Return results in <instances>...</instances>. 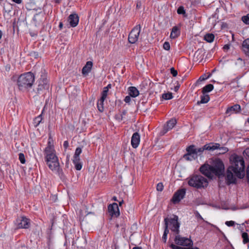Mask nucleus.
<instances>
[{
	"instance_id": "ddd939ff",
	"label": "nucleus",
	"mask_w": 249,
	"mask_h": 249,
	"mask_svg": "<svg viewBox=\"0 0 249 249\" xmlns=\"http://www.w3.org/2000/svg\"><path fill=\"white\" fill-rule=\"evenodd\" d=\"M108 211L112 217H117L120 215L118 206L116 203H113L108 206Z\"/></svg>"
},
{
	"instance_id": "b1692460",
	"label": "nucleus",
	"mask_w": 249,
	"mask_h": 249,
	"mask_svg": "<svg viewBox=\"0 0 249 249\" xmlns=\"http://www.w3.org/2000/svg\"><path fill=\"white\" fill-rule=\"evenodd\" d=\"M210 100L209 95L203 93V95L201 96V100L200 101H198L197 103L199 104H205L209 102Z\"/></svg>"
},
{
	"instance_id": "338daca9",
	"label": "nucleus",
	"mask_w": 249,
	"mask_h": 249,
	"mask_svg": "<svg viewBox=\"0 0 249 249\" xmlns=\"http://www.w3.org/2000/svg\"><path fill=\"white\" fill-rule=\"evenodd\" d=\"M123 202H124L123 200H122V201L120 202H119V204H120V205L121 206V205L122 204V203H123Z\"/></svg>"
},
{
	"instance_id": "a18cd8bd",
	"label": "nucleus",
	"mask_w": 249,
	"mask_h": 249,
	"mask_svg": "<svg viewBox=\"0 0 249 249\" xmlns=\"http://www.w3.org/2000/svg\"><path fill=\"white\" fill-rule=\"evenodd\" d=\"M107 91H104L103 90L102 92V96H101V98L102 99V100H105V99H106L107 96Z\"/></svg>"
},
{
	"instance_id": "4be33fe9",
	"label": "nucleus",
	"mask_w": 249,
	"mask_h": 249,
	"mask_svg": "<svg viewBox=\"0 0 249 249\" xmlns=\"http://www.w3.org/2000/svg\"><path fill=\"white\" fill-rule=\"evenodd\" d=\"M180 35L179 30L177 26H174L172 29L170 34V37L171 38H175L178 36Z\"/></svg>"
},
{
	"instance_id": "69168bd1",
	"label": "nucleus",
	"mask_w": 249,
	"mask_h": 249,
	"mask_svg": "<svg viewBox=\"0 0 249 249\" xmlns=\"http://www.w3.org/2000/svg\"><path fill=\"white\" fill-rule=\"evenodd\" d=\"M133 249H141V248H139V247H134L133 248Z\"/></svg>"
},
{
	"instance_id": "20e7f679",
	"label": "nucleus",
	"mask_w": 249,
	"mask_h": 249,
	"mask_svg": "<svg viewBox=\"0 0 249 249\" xmlns=\"http://www.w3.org/2000/svg\"><path fill=\"white\" fill-rule=\"evenodd\" d=\"M35 81V76L31 72L21 74L18 79L17 84L20 90L31 88Z\"/></svg>"
},
{
	"instance_id": "58836bf2",
	"label": "nucleus",
	"mask_w": 249,
	"mask_h": 249,
	"mask_svg": "<svg viewBox=\"0 0 249 249\" xmlns=\"http://www.w3.org/2000/svg\"><path fill=\"white\" fill-rule=\"evenodd\" d=\"M242 21L247 25H249V14L242 17Z\"/></svg>"
},
{
	"instance_id": "72a5a7b5",
	"label": "nucleus",
	"mask_w": 249,
	"mask_h": 249,
	"mask_svg": "<svg viewBox=\"0 0 249 249\" xmlns=\"http://www.w3.org/2000/svg\"><path fill=\"white\" fill-rule=\"evenodd\" d=\"M169 233V230L167 229V225L165 226L164 233L162 237V240L165 243L167 240V234Z\"/></svg>"
},
{
	"instance_id": "8fccbe9b",
	"label": "nucleus",
	"mask_w": 249,
	"mask_h": 249,
	"mask_svg": "<svg viewBox=\"0 0 249 249\" xmlns=\"http://www.w3.org/2000/svg\"><path fill=\"white\" fill-rule=\"evenodd\" d=\"M131 96L129 95V96H126L124 99V102L126 103H129L131 101Z\"/></svg>"
},
{
	"instance_id": "4c0bfd02",
	"label": "nucleus",
	"mask_w": 249,
	"mask_h": 249,
	"mask_svg": "<svg viewBox=\"0 0 249 249\" xmlns=\"http://www.w3.org/2000/svg\"><path fill=\"white\" fill-rule=\"evenodd\" d=\"M219 150V154H223L227 153L228 151V148L224 146H219L218 149Z\"/></svg>"
},
{
	"instance_id": "1a4fd4ad",
	"label": "nucleus",
	"mask_w": 249,
	"mask_h": 249,
	"mask_svg": "<svg viewBox=\"0 0 249 249\" xmlns=\"http://www.w3.org/2000/svg\"><path fill=\"white\" fill-rule=\"evenodd\" d=\"M38 84L36 88L37 92L38 93H41V92H43L44 90L49 89V85L45 75H41V77L38 80Z\"/></svg>"
},
{
	"instance_id": "09e8293b",
	"label": "nucleus",
	"mask_w": 249,
	"mask_h": 249,
	"mask_svg": "<svg viewBox=\"0 0 249 249\" xmlns=\"http://www.w3.org/2000/svg\"><path fill=\"white\" fill-rule=\"evenodd\" d=\"M207 77H205V75L201 76L199 79L197 80L196 83H198L199 82L203 81L207 79Z\"/></svg>"
},
{
	"instance_id": "c03bdc74",
	"label": "nucleus",
	"mask_w": 249,
	"mask_h": 249,
	"mask_svg": "<svg viewBox=\"0 0 249 249\" xmlns=\"http://www.w3.org/2000/svg\"><path fill=\"white\" fill-rule=\"evenodd\" d=\"M163 189V185L161 182L159 183L157 185V190L158 191H162Z\"/></svg>"
},
{
	"instance_id": "423d86ee",
	"label": "nucleus",
	"mask_w": 249,
	"mask_h": 249,
	"mask_svg": "<svg viewBox=\"0 0 249 249\" xmlns=\"http://www.w3.org/2000/svg\"><path fill=\"white\" fill-rule=\"evenodd\" d=\"M165 226L167 225V229L169 227L170 229L175 233V234H178L179 233L180 223L178 221V216L173 215L172 217H166L164 219Z\"/></svg>"
},
{
	"instance_id": "e2e57ef3",
	"label": "nucleus",
	"mask_w": 249,
	"mask_h": 249,
	"mask_svg": "<svg viewBox=\"0 0 249 249\" xmlns=\"http://www.w3.org/2000/svg\"><path fill=\"white\" fill-rule=\"evenodd\" d=\"M106 87H107V89H110L111 88V85L108 84Z\"/></svg>"
},
{
	"instance_id": "c756f323",
	"label": "nucleus",
	"mask_w": 249,
	"mask_h": 249,
	"mask_svg": "<svg viewBox=\"0 0 249 249\" xmlns=\"http://www.w3.org/2000/svg\"><path fill=\"white\" fill-rule=\"evenodd\" d=\"M183 158L186 160L191 161L194 160H196L197 158V155H190L189 154H184L183 156Z\"/></svg>"
},
{
	"instance_id": "bb28decb",
	"label": "nucleus",
	"mask_w": 249,
	"mask_h": 249,
	"mask_svg": "<svg viewBox=\"0 0 249 249\" xmlns=\"http://www.w3.org/2000/svg\"><path fill=\"white\" fill-rule=\"evenodd\" d=\"M186 151L187 153L186 154H191L192 155H196V150L195 145H191L188 146L186 148Z\"/></svg>"
},
{
	"instance_id": "a878e982",
	"label": "nucleus",
	"mask_w": 249,
	"mask_h": 249,
	"mask_svg": "<svg viewBox=\"0 0 249 249\" xmlns=\"http://www.w3.org/2000/svg\"><path fill=\"white\" fill-rule=\"evenodd\" d=\"M213 89V85L210 84L205 86L202 90V93H206L211 91Z\"/></svg>"
},
{
	"instance_id": "f03ea898",
	"label": "nucleus",
	"mask_w": 249,
	"mask_h": 249,
	"mask_svg": "<svg viewBox=\"0 0 249 249\" xmlns=\"http://www.w3.org/2000/svg\"><path fill=\"white\" fill-rule=\"evenodd\" d=\"M230 160L231 165L229 167L233 169L237 178H243L245 176V163L243 157L234 155L231 157Z\"/></svg>"
},
{
	"instance_id": "de8ad7c7",
	"label": "nucleus",
	"mask_w": 249,
	"mask_h": 249,
	"mask_svg": "<svg viewBox=\"0 0 249 249\" xmlns=\"http://www.w3.org/2000/svg\"><path fill=\"white\" fill-rule=\"evenodd\" d=\"M226 225L229 227L233 226L235 222L233 221H226L225 223Z\"/></svg>"
},
{
	"instance_id": "4d7b16f0",
	"label": "nucleus",
	"mask_w": 249,
	"mask_h": 249,
	"mask_svg": "<svg viewBox=\"0 0 249 249\" xmlns=\"http://www.w3.org/2000/svg\"><path fill=\"white\" fill-rule=\"evenodd\" d=\"M14 2H15L16 3L19 4L21 3L22 0H12Z\"/></svg>"
},
{
	"instance_id": "f8f14e48",
	"label": "nucleus",
	"mask_w": 249,
	"mask_h": 249,
	"mask_svg": "<svg viewBox=\"0 0 249 249\" xmlns=\"http://www.w3.org/2000/svg\"><path fill=\"white\" fill-rule=\"evenodd\" d=\"M186 194V190L185 189H181L178 190L173 195L172 201L173 203L176 204L178 203L182 199Z\"/></svg>"
},
{
	"instance_id": "412c9836",
	"label": "nucleus",
	"mask_w": 249,
	"mask_h": 249,
	"mask_svg": "<svg viewBox=\"0 0 249 249\" xmlns=\"http://www.w3.org/2000/svg\"><path fill=\"white\" fill-rule=\"evenodd\" d=\"M129 95L132 97H136L139 94V91L136 88L134 87H130L128 88Z\"/></svg>"
},
{
	"instance_id": "c85d7f7f",
	"label": "nucleus",
	"mask_w": 249,
	"mask_h": 249,
	"mask_svg": "<svg viewBox=\"0 0 249 249\" xmlns=\"http://www.w3.org/2000/svg\"><path fill=\"white\" fill-rule=\"evenodd\" d=\"M73 163L75 165V167L77 170H80L82 167V164L80 161V159H75L72 160Z\"/></svg>"
},
{
	"instance_id": "2eb2a0df",
	"label": "nucleus",
	"mask_w": 249,
	"mask_h": 249,
	"mask_svg": "<svg viewBox=\"0 0 249 249\" xmlns=\"http://www.w3.org/2000/svg\"><path fill=\"white\" fill-rule=\"evenodd\" d=\"M70 25L72 27H76L79 22V17L76 14H71L68 19Z\"/></svg>"
},
{
	"instance_id": "0eeeda50",
	"label": "nucleus",
	"mask_w": 249,
	"mask_h": 249,
	"mask_svg": "<svg viewBox=\"0 0 249 249\" xmlns=\"http://www.w3.org/2000/svg\"><path fill=\"white\" fill-rule=\"evenodd\" d=\"M175 243L179 246L192 247L193 242L190 238L182 237L178 234H176L175 237Z\"/></svg>"
},
{
	"instance_id": "393cba45",
	"label": "nucleus",
	"mask_w": 249,
	"mask_h": 249,
	"mask_svg": "<svg viewBox=\"0 0 249 249\" xmlns=\"http://www.w3.org/2000/svg\"><path fill=\"white\" fill-rule=\"evenodd\" d=\"M43 119L42 118V113L38 115L37 117H36L33 121V124L35 127H37L42 122Z\"/></svg>"
},
{
	"instance_id": "2f4dec72",
	"label": "nucleus",
	"mask_w": 249,
	"mask_h": 249,
	"mask_svg": "<svg viewBox=\"0 0 249 249\" xmlns=\"http://www.w3.org/2000/svg\"><path fill=\"white\" fill-rule=\"evenodd\" d=\"M214 36L212 34H207L204 36V39L208 42H212L213 41Z\"/></svg>"
},
{
	"instance_id": "6ab92c4d",
	"label": "nucleus",
	"mask_w": 249,
	"mask_h": 249,
	"mask_svg": "<svg viewBox=\"0 0 249 249\" xmlns=\"http://www.w3.org/2000/svg\"><path fill=\"white\" fill-rule=\"evenodd\" d=\"M220 144L218 143H211L205 145V148L206 150L213 151L219 148Z\"/></svg>"
},
{
	"instance_id": "f704fd0d",
	"label": "nucleus",
	"mask_w": 249,
	"mask_h": 249,
	"mask_svg": "<svg viewBox=\"0 0 249 249\" xmlns=\"http://www.w3.org/2000/svg\"><path fill=\"white\" fill-rule=\"evenodd\" d=\"M242 237L243 238V242L244 244L249 243V236L247 232H243L242 234Z\"/></svg>"
},
{
	"instance_id": "9d476101",
	"label": "nucleus",
	"mask_w": 249,
	"mask_h": 249,
	"mask_svg": "<svg viewBox=\"0 0 249 249\" xmlns=\"http://www.w3.org/2000/svg\"><path fill=\"white\" fill-rule=\"evenodd\" d=\"M237 177V176L234 173L233 169H231V168L228 167L225 178L227 184L229 185L235 183Z\"/></svg>"
},
{
	"instance_id": "7c9ffc66",
	"label": "nucleus",
	"mask_w": 249,
	"mask_h": 249,
	"mask_svg": "<svg viewBox=\"0 0 249 249\" xmlns=\"http://www.w3.org/2000/svg\"><path fill=\"white\" fill-rule=\"evenodd\" d=\"M81 153H82V149H81V148L79 147L76 148V149L75 150V153H74V155L73 157V160L80 159L79 156H80V155L81 154Z\"/></svg>"
},
{
	"instance_id": "6e6552de",
	"label": "nucleus",
	"mask_w": 249,
	"mask_h": 249,
	"mask_svg": "<svg viewBox=\"0 0 249 249\" xmlns=\"http://www.w3.org/2000/svg\"><path fill=\"white\" fill-rule=\"evenodd\" d=\"M141 29V27L140 24L136 25L133 28L128 36V40L129 43L133 44L138 40Z\"/></svg>"
},
{
	"instance_id": "6e6d98bb",
	"label": "nucleus",
	"mask_w": 249,
	"mask_h": 249,
	"mask_svg": "<svg viewBox=\"0 0 249 249\" xmlns=\"http://www.w3.org/2000/svg\"><path fill=\"white\" fill-rule=\"evenodd\" d=\"M247 178H248V181L249 182V167H248L247 170Z\"/></svg>"
},
{
	"instance_id": "864d4df0",
	"label": "nucleus",
	"mask_w": 249,
	"mask_h": 249,
	"mask_svg": "<svg viewBox=\"0 0 249 249\" xmlns=\"http://www.w3.org/2000/svg\"><path fill=\"white\" fill-rule=\"evenodd\" d=\"M195 214H196V216L198 218H199L201 220H203V218H202V217L201 216V215L199 214V213L198 212H196V213H195Z\"/></svg>"
},
{
	"instance_id": "3c124183",
	"label": "nucleus",
	"mask_w": 249,
	"mask_h": 249,
	"mask_svg": "<svg viewBox=\"0 0 249 249\" xmlns=\"http://www.w3.org/2000/svg\"><path fill=\"white\" fill-rule=\"evenodd\" d=\"M243 154L245 156H247L249 158V148H247L243 152Z\"/></svg>"
},
{
	"instance_id": "a19ab883",
	"label": "nucleus",
	"mask_w": 249,
	"mask_h": 249,
	"mask_svg": "<svg viewBox=\"0 0 249 249\" xmlns=\"http://www.w3.org/2000/svg\"><path fill=\"white\" fill-rule=\"evenodd\" d=\"M19 160H20V162L22 164L25 163L26 160L24 154L22 153H20L19 154Z\"/></svg>"
},
{
	"instance_id": "13d9d810",
	"label": "nucleus",
	"mask_w": 249,
	"mask_h": 249,
	"mask_svg": "<svg viewBox=\"0 0 249 249\" xmlns=\"http://www.w3.org/2000/svg\"><path fill=\"white\" fill-rule=\"evenodd\" d=\"M223 48L224 50H228L230 48L229 45L227 44L225 45H224Z\"/></svg>"
},
{
	"instance_id": "cd10ccee",
	"label": "nucleus",
	"mask_w": 249,
	"mask_h": 249,
	"mask_svg": "<svg viewBox=\"0 0 249 249\" xmlns=\"http://www.w3.org/2000/svg\"><path fill=\"white\" fill-rule=\"evenodd\" d=\"M105 100H102V99L100 98L97 102V107L98 110L100 112H102L104 111V102Z\"/></svg>"
},
{
	"instance_id": "774afa93",
	"label": "nucleus",
	"mask_w": 249,
	"mask_h": 249,
	"mask_svg": "<svg viewBox=\"0 0 249 249\" xmlns=\"http://www.w3.org/2000/svg\"><path fill=\"white\" fill-rule=\"evenodd\" d=\"M113 200H114L115 201L117 200L116 197L115 196L113 197Z\"/></svg>"
},
{
	"instance_id": "37998d69",
	"label": "nucleus",
	"mask_w": 249,
	"mask_h": 249,
	"mask_svg": "<svg viewBox=\"0 0 249 249\" xmlns=\"http://www.w3.org/2000/svg\"><path fill=\"white\" fill-rule=\"evenodd\" d=\"M177 13L178 14H184L185 13V10L183 6H180L177 10Z\"/></svg>"
},
{
	"instance_id": "a211bd4d",
	"label": "nucleus",
	"mask_w": 249,
	"mask_h": 249,
	"mask_svg": "<svg viewBox=\"0 0 249 249\" xmlns=\"http://www.w3.org/2000/svg\"><path fill=\"white\" fill-rule=\"evenodd\" d=\"M92 66L93 63L91 61H88L82 69V74L84 75L88 74L91 71Z\"/></svg>"
},
{
	"instance_id": "f257e3e1",
	"label": "nucleus",
	"mask_w": 249,
	"mask_h": 249,
	"mask_svg": "<svg viewBox=\"0 0 249 249\" xmlns=\"http://www.w3.org/2000/svg\"><path fill=\"white\" fill-rule=\"evenodd\" d=\"M225 170L223 162L219 159L213 160L211 164H205L199 169L200 172L209 178L214 176L220 177L224 174Z\"/></svg>"
},
{
	"instance_id": "052dcab7",
	"label": "nucleus",
	"mask_w": 249,
	"mask_h": 249,
	"mask_svg": "<svg viewBox=\"0 0 249 249\" xmlns=\"http://www.w3.org/2000/svg\"><path fill=\"white\" fill-rule=\"evenodd\" d=\"M179 88V86H175V90L176 91H177L178 90Z\"/></svg>"
},
{
	"instance_id": "bf43d9fd",
	"label": "nucleus",
	"mask_w": 249,
	"mask_h": 249,
	"mask_svg": "<svg viewBox=\"0 0 249 249\" xmlns=\"http://www.w3.org/2000/svg\"><path fill=\"white\" fill-rule=\"evenodd\" d=\"M108 90L109 89H107V87H104L103 88V91H107V92H108Z\"/></svg>"
},
{
	"instance_id": "c9c22d12",
	"label": "nucleus",
	"mask_w": 249,
	"mask_h": 249,
	"mask_svg": "<svg viewBox=\"0 0 249 249\" xmlns=\"http://www.w3.org/2000/svg\"><path fill=\"white\" fill-rule=\"evenodd\" d=\"M170 247L172 249H199L197 247L191 248H190V247L188 248H183V247H179V246H177V245H174L173 244H172L170 245Z\"/></svg>"
},
{
	"instance_id": "79ce46f5",
	"label": "nucleus",
	"mask_w": 249,
	"mask_h": 249,
	"mask_svg": "<svg viewBox=\"0 0 249 249\" xmlns=\"http://www.w3.org/2000/svg\"><path fill=\"white\" fill-rule=\"evenodd\" d=\"M163 48L164 50L169 51L170 49V45L168 42H165L163 45Z\"/></svg>"
},
{
	"instance_id": "aec40b11",
	"label": "nucleus",
	"mask_w": 249,
	"mask_h": 249,
	"mask_svg": "<svg viewBox=\"0 0 249 249\" xmlns=\"http://www.w3.org/2000/svg\"><path fill=\"white\" fill-rule=\"evenodd\" d=\"M242 49L245 53L249 56V39H247L243 41Z\"/></svg>"
},
{
	"instance_id": "5fc2aeb1",
	"label": "nucleus",
	"mask_w": 249,
	"mask_h": 249,
	"mask_svg": "<svg viewBox=\"0 0 249 249\" xmlns=\"http://www.w3.org/2000/svg\"><path fill=\"white\" fill-rule=\"evenodd\" d=\"M126 114V110H124V111L122 112V114H121V120H123V116H124V115H125Z\"/></svg>"
},
{
	"instance_id": "0e129e2a",
	"label": "nucleus",
	"mask_w": 249,
	"mask_h": 249,
	"mask_svg": "<svg viewBox=\"0 0 249 249\" xmlns=\"http://www.w3.org/2000/svg\"><path fill=\"white\" fill-rule=\"evenodd\" d=\"M2 36V33L1 30H0V39H1Z\"/></svg>"
},
{
	"instance_id": "4468645a",
	"label": "nucleus",
	"mask_w": 249,
	"mask_h": 249,
	"mask_svg": "<svg viewBox=\"0 0 249 249\" xmlns=\"http://www.w3.org/2000/svg\"><path fill=\"white\" fill-rule=\"evenodd\" d=\"M140 142V135L138 132H135L132 136L131 144L133 148L138 147Z\"/></svg>"
},
{
	"instance_id": "dca6fc26",
	"label": "nucleus",
	"mask_w": 249,
	"mask_h": 249,
	"mask_svg": "<svg viewBox=\"0 0 249 249\" xmlns=\"http://www.w3.org/2000/svg\"><path fill=\"white\" fill-rule=\"evenodd\" d=\"M241 109L240 106L238 104H235L231 107H229L226 111V114L229 116L234 113H237Z\"/></svg>"
},
{
	"instance_id": "5701e85b",
	"label": "nucleus",
	"mask_w": 249,
	"mask_h": 249,
	"mask_svg": "<svg viewBox=\"0 0 249 249\" xmlns=\"http://www.w3.org/2000/svg\"><path fill=\"white\" fill-rule=\"evenodd\" d=\"M47 150H49V151L55 150L53 142H52V141L50 137L48 139L47 146L44 149V152H46Z\"/></svg>"
},
{
	"instance_id": "ea45409f",
	"label": "nucleus",
	"mask_w": 249,
	"mask_h": 249,
	"mask_svg": "<svg viewBox=\"0 0 249 249\" xmlns=\"http://www.w3.org/2000/svg\"><path fill=\"white\" fill-rule=\"evenodd\" d=\"M196 155H201L204 150H205V145L203 146V147L196 148Z\"/></svg>"
},
{
	"instance_id": "9b49d317",
	"label": "nucleus",
	"mask_w": 249,
	"mask_h": 249,
	"mask_svg": "<svg viewBox=\"0 0 249 249\" xmlns=\"http://www.w3.org/2000/svg\"><path fill=\"white\" fill-rule=\"evenodd\" d=\"M18 229H28L30 227V220L26 217H21L18 218L15 222Z\"/></svg>"
},
{
	"instance_id": "e433bc0d",
	"label": "nucleus",
	"mask_w": 249,
	"mask_h": 249,
	"mask_svg": "<svg viewBox=\"0 0 249 249\" xmlns=\"http://www.w3.org/2000/svg\"><path fill=\"white\" fill-rule=\"evenodd\" d=\"M162 97L165 100H170L173 98V95L171 92L164 93L162 94Z\"/></svg>"
},
{
	"instance_id": "39448f33",
	"label": "nucleus",
	"mask_w": 249,
	"mask_h": 249,
	"mask_svg": "<svg viewBox=\"0 0 249 249\" xmlns=\"http://www.w3.org/2000/svg\"><path fill=\"white\" fill-rule=\"evenodd\" d=\"M188 184L190 186L196 189L206 187L208 184L207 179L200 175H193L188 178Z\"/></svg>"
},
{
	"instance_id": "49530a36",
	"label": "nucleus",
	"mask_w": 249,
	"mask_h": 249,
	"mask_svg": "<svg viewBox=\"0 0 249 249\" xmlns=\"http://www.w3.org/2000/svg\"><path fill=\"white\" fill-rule=\"evenodd\" d=\"M171 73L173 75V76H176L178 74L177 71L175 70L174 68H172L170 69Z\"/></svg>"
},
{
	"instance_id": "7ed1b4c3",
	"label": "nucleus",
	"mask_w": 249,
	"mask_h": 249,
	"mask_svg": "<svg viewBox=\"0 0 249 249\" xmlns=\"http://www.w3.org/2000/svg\"><path fill=\"white\" fill-rule=\"evenodd\" d=\"M45 160L49 169L52 171L59 173L60 171V164L56 154L55 150L44 152Z\"/></svg>"
},
{
	"instance_id": "680f3d73",
	"label": "nucleus",
	"mask_w": 249,
	"mask_h": 249,
	"mask_svg": "<svg viewBox=\"0 0 249 249\" xmlns=\"http://www.w3.org/2000/svg\"><path fill=\"white\" fill-rule=\"evenodd\" d=\"M63 23L62 22H60L59 23V28L61 29H62V27H63Z\"/></svg>"
},
{
	"instance_id": "473e14b6",
	"label": "nucleus",
	"mask_w": 249,
	"mask_h": 249,
	"mask_svg": "<svg viewBox=\"0 0 249 249\" xmlns=\"http://www.w3.org/2000/svg\"><path fill=\"white\" fill-rule=\"evenodd\" d=\"M202 51L201 50H197L195 54H194V58L196 59V60H198L199 59H202L203 57L202 56Z\"/></svg>"
},
{
	"instance_id": "603ef678",
	"label": "nucleus",
	"mask_w": 249,
	"mask_h": 249,
	"mask_svg": "<svg viewBox=\"0 0 249 249\" xmlns=\"http://www.w3.org/2000/svg\"><path fill=\"white\" fill-rule=\"evenodd\" d=\"M63 146L65 149H67L69 146V142L67 141H65L63 143Z\"/></svg>"
},
{
	"instance_id": "f3484780",
	"label": "nucleus",
	"mask_w": 249,
	"mask_h": 249,
	"mask_svg": "<svg viewBox=\"0 0 249 249\" xmlns=\"http://www.w3.org/2000/svg\"><path fill=\"white\" fill-rule=\"evenodd\" d=\"M177 123V121L175 119H171L167 122L166 125L164 126L163 131L164 133H166L169 130L172 129Z\"/></svg>"
}]
</instances>
